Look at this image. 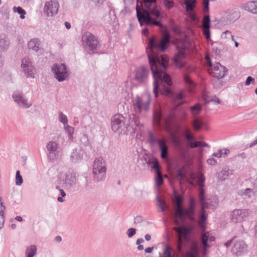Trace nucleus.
Here are the masks:
<instances>
[{
  "instance_id": "obj_1",
  "label": "nucleus",
  "mask_w": 257,
  "mask_h": 257,
  "mask_svg": "<svg viewBox=\"0 0 257 257\" xmlns=\"http://www.w3.org/2000/svg\"><path fill=\"white\" fill-rule=\"evenodd\" d=\"M146 25H154L159 26L163 33V38L159 44L155 45V40L153 38L150 40L149 44L151 52L149 54L148 57L155 79L154 93L155 96L157 97L158 96V88L161 89V86L163 82L169 86L172 85L171 79L170 76L165 73L169 62L168 57L166 55L159 56L158 54L154 52L155 49L158 48L162 51H164L167 49V45L170 42V35L167 27L162 25L159 21L153 20L147 11H146ZM160 90L164 95H168L171 93V89L169 87H163Z\"/></svg>"
},
{
  "instance_id": "obj_2",
  "label": "nucleus",
  "mask_w": 257,
  "mask_h": 257,
  "mask_svg": "<svg viewBox=\"0 0 257 257\" xmlns=\"http://www.w3.org/2000/svg\"><path fill=\"white\" fill-rule=\"evenodd\" d=\"M191 178L193 181L196 182L199 186V199L201 203V212L199 215L198 220V224L201 228L203 230L201 232V241L203 244V252L204 254L206 253L207 248L212 245V242L215 240V237L212 233L209 231H204L205 230V225L206 224L207 216L205 214V209L207 208V204L204 200V191L203 189V182L205 181V177L202 174L191 175Z\"/></svg>"
},
{
  "instance_id": "obj_3",
  "label": "nucleus",
  "mask_w": 257,
  "mask_h": 257,
  "mask_svg": "<svg viewBox=\"0 0 257 257\" xmlns=\"http://www.w3.org/2000/svg\"><path fill=\"white\" fill-rule=\"evenodd\" d=\"M173 201L175 204V214L176 217L180 219L187 218L190 220H194L195 202L193 199H190L189 207L186 209H183L181 207L182 198L180 196L175 195Z\"/></svg>"
},
{
  "instance_id": "obj_4",
  "label": "nucleus",
  "mask_w": 257,
  "mask_h": 257,
  "mask_svg": "<svg viewBox=\"0 0 257 257\" xmlns=\"http://www.w3.org/2000/svg\"><path fill=\"white\" fill-rule=\"evenodd\" d=\"M173 229L178 233L177 248L178 251L181 252L182 245L189 241L192 228L180 226L174 227Z\"/></svg>"
},
{
  "instance_id": "obj_5",
  "label": "nucleus",
  "mask_w": 257,
  "mask_h": 257,
  "mask_svg": "<svg viewBox=\"0 0 257 257\" xmlns=\"http://www.w3.org/2000/svg\"><path fill=\"white\" fill-rule=\"evenodd\" d=\"M205 59L207 64L211 67L209 69L210 74L214 77L220 79L223 77L227 71L225 67L221 65L219 63H216L213 65L208 55H206Z\"/></svg>"
},
{
  "instance_id": "obj_6",
  "label": "nucleus",
  "mask_w": 257,
  "mask_h": 257,
  "mask_svg": "<svg viewBox=\"0 0 257 257\" xmlns=\"http://www.w3.org/2000/svg\"><path fill=\"white\" fill-rule=\"evenodd\" d=\"M106 168L102 158L94 160L93 166V173L97 179L102 180L105 176Z\"/></svg>"
},
{
  "instance_id": "obj_7",
  "label": "nucleus",
  "mask_w": 257,
  "mask_h": 257,
  "mask_svg": "<svg viewBox=\"0 0 257 257\" xmlns=\"http://www.w3.org/2000/svg\"><path fill=\"white\" fill-rule=\"evenodd\" d=\"M156 0H146V8L148 10H146L150 15V17L153 19H157L160 16V10L156 6Z\"/></svg>"
},
{
  "instance_id": "obj_8",
  "label": "nucleus",
  "mask_w": 257,
  "mask_h": 257,
  "mask_svg": "<svg viewBox=\"0 0 257 257\" xmlns=\"http://www.w3.org/2000/svg\"><path fill=\"white\" fill-rule=\"evenodd\" d=\"M55 77L59 81L64 80L68 76L66 66L63 64H55L52 68Z\"/></svg>"
},
{
  "instance_id": "obj_9",
  "label": "nucleus",
  "mask_w": 257,
  "mask_h": 257,
  "mask_svg": "<svg viewBox=\"0 0 257 257\" xmlns=\"http://www.w3.org/2000/svg\"><path fill=\"white\" fill-rule=\"evenodd\" d=\"M82 40L83 43L90 50L96 49L98 45L96 38L89 33L84 34L82 37Z\"/></svg>"
},
{
  "instance_id": "obj_10",
  "label": "nucleus",
  "mask_w": 257,
  "mask_h": 257,
  "mask_svg": "<svg viewBox=\"0 0 257 257\" xmlns=\"http://www.w3.org/2000/svg\"><path fill=\"white\" fill-rule=\"evenodd\" d=\"M59 7V5L58 2L50 1L46 3L44 11L48 17L53 16L57 13Z\"/></svg>"
},
{
  "instance_id": "obj_11",
  "label": "nucleus",
  "mask_w": 257,
  "mask_h": 257,
  "mask_svg": "<svg viewBox=\"0 0 257 257\" xmlns=\"http://www.w3.org/2000/svg\"><path fill=\"white\" fill-rule=\"evenodd\" d=\"M144 4L145 0H142L140 2L138 1L136 8L137 11V17L141 26L143 25L144 23H145Z\"/></svg>"
},
{
  "instance_id": "obj_12",
  "label": "nucleus",
  "mask_w": 257,
  "mask_h": 257,
  "mask_svg": "<svg viewBox=\"0 0 257 257\" xmlns=\"http://www.w3.org/2000/svg\"><path fill=\"white\" fill-rule=\"evenodd\" d=\"M248 216V212L245 210H234L231 215V219L233 222H240Z\"/></svg>"
},
{
  "instance_id": "obj_13",
  "label": "nucleus",
  "mask_w": 257,
  "mask_h": 257,
  "mask_svg": "<svg viewBox=\"0 0 257 257\" xmlns=\"http://www.w3.org/2000/svg\"><path fill=\"white\" fill-rule=\"evenodd\" d=\"M152 168L156 173V176L155 177L156 184L157 186L160 187L163 183V179L161 173L160 171L159 165L157 161L153 162Z\"/></svg>"
},
{
  "instance_id": "obj_14",
  "label": "nucleus",
  "mask_w": 257,
  "mask_h": 257,
  "mask_svg": "<svg viewBox=\"0 0 257 257\" xmlns=\"http://www.w3.org/2000/svg\"><path fill=\"white\" fill-rule=\"evenodd\" d=\"M185 49L183 48L176 55L174 58V61L176 66L179 68H181L185 65L184 61L185 57Z\"/></svg>"
},
{
  "instance_id": "obj_15",
  "label": "nucleus",
  "mask_w": 257,
  "mask_h": 257,
  "mask_svg": "<svg viewBox=\"0 0 257 257\" xmlns=\"http://www.w3.org/2000/svg\"><path fill=\"white\" fill-rule=\"evenodd\" d=\"M184 4L186 6L187 12L189 14L191 18L194 20L195 19V15L192 14V12L196 6V0H183Z\"/></svg>"
},
{
  "instance_id": "obj_16",
  "label": "nucleus",
  "mask_w": 257,
  "mask_h": 257,
  "mask_svg": "<svg viewBox=\"0 0 257 257\" xmlns=\"http://www.w3.org/2000/svg\"><path fill=\"white\" fill-rule=\"evenodd\" d=\"M123 117L120 115H115L112 119V128L116 132L119 130L123 123Z\"/></svg>"
},
{
  "instance_id": "obj_17",
  "label": "nucleus",
  "mask_w": 257,
  "mask_h": 257,
  "mask_svg": "<svg viewBox=\"0 0 257 257\" xmlns=\"http://www.w3.org/2000/svg\"><path fill=\"white\" fill-rule=\"evenodd\" d=\"M28 46L29 49L38 52L41 49V43L38 39H33L28 43Z\"/></svg>"
},
{
  "instance_id": "obj_18",
  "label": "nucleus",
  "mask_w": 257,
  "mask_h": 257,
  "mask_svg": "<svg viewBox=\"0 0 257 257\" xmlns=\"http://www.w3.org/2000/svg\"><path fill=\"white\" fill-rule=\"evenodd\" d=\"M158 142L161 152V158L165 159L168 155V147L164 140H159Z\"/></svg>"
},
{
  "instance_id": "obj_19",
  "label": "nucleus",
  "mask_w": 257,
  "mask_h": 257,
  "mask_svg": "<svg viewBox=\"0 0 257 257\" xmlns=\"http://www.w3.org/2000/svg\"><path fill=\"white\" fill-rule=\"evenodd\" d=\"M246 245L243 241H239L234 244L232 251L237 255H240V253L244 251Z\"/></svg>"
},
{
  "instance_id": "obj_20",
  "label": "nucleus",
  "mask_w": 257,
  "mask_h": 257,
  "mask_svg": "<svg viewBox=\"0 0 257 257\" xmlns=\"http://www.w3.org/2000/svg\"><path fill=\"white\" fill-rule=\"evenodd\" d=\"M185 257H199V250L196 243L192 244L190 250L186 252Z\"/></svg>"
},
{
  "instance_id": "obj_21",
  "label": "nucleus",
  "mask_w": 257,
  "mask_h": 257,
  "mask_svg": "<svg viewBox=\"0 0 257 257\" xmlns=\"http://www.w3.org/2000/svg\"><path fill=\"white\" fill-rule=\"evenodd\" d=\"M144 106V103L142 99L137 97L134 100V108L137 113H140Z\"/></svg>"
},
{
  "instance_id": "obj_22",
  "label": "nucleus",
  "mask_w": 257,
  "mask_h": 257,
  "mask_svg": "<svg viewBox=\"0 0 257 257\" xmlns=\"http://www.w3.org/2000/svg\"><path fill=\"white\" fill-rule=\"evenodd\" d=\"M13 98L19 105L23 107L27 108L30 105V104L27 103V101L20 95H13Z\"/></svg>"
},
{
  "instance_id": "obj_23",
  "label": "nucleus",
  "mask_w": 257,
  "mask_h": 257,
  "mask_svg": "<svg viewBox=\"0 0 257 257\" xmlns=\"http://www.w3.org/2000/svg\"><path fill=\"white\" fill-rule=\"evenodd\" d=\"M22 66L23 68L24 71L25 73L28 72L27 77H29L31 74H29L30 72H32L33 70V67L31 66V62L29 59L27 60L26 59H23L22 60Z\"/></svg>"
},
{
  "instance_id": "obj_24",
  "label": "nucleus",
  "mask_w": 257,
  "mask_h": 257,
  "mask_svg": "<svg viewBox=\"0 0 257 257\" xmlns=\"http://www.w3.org/2000/svg\"><path fill=\"white\" fill-rule=\"evenodd\" d=\"M246 10L254 14L257 13V2H250L247 3L244 7Z\"/></svg>"
},
{
  "instance_id": "obj_25",
  "label": "nucleus",
  "mask_w": 257,
  "mask_h": 257,
  "mask_svg": "<svg viewBox=\"0 0 257 257\" xmlns=\"http://www.w3.org/2000/svg\"><path fill=\"white\" fill-rule=\"evenodd\" d=\"M203 125V121L199 118H195L192 122V128L195 131H199Z\"/></svg>"
},
{
  "instance_id": "obj_26",
  "label": "nucleus",
  "mask_w": 257,
  "mask_h": 257,
  "mask_svg": "<svg viewBox=\"0 0 257 257\" xmlns=\"http://www.w3.org/2000/svg\"><path fill=\"white\" fill-rule=\"evenodd\" d=\"M184 80L185 84L188 86L189 91L192 92L195 88V84L189 77V76L185 75L184 76Z\"/></svg>"
},
{
  "instance_id": "obj_27",
  "label": "nucleus",
  "mask_w": 257,
  "mask_h": 257,
  "mask_svg": "<svg viewBox=\"0 0 257 257\" xmlns=\"http://www.w3.org/2000/svg\"><path fill=\"white\" fill-rule=\"evenodd\" d=\"M136 78L139 82H143L145 79V68L142 67L137 69Z\"/></svg>"
},
{
  "instance_id": "obj_28",
  "label": "nucleus",
  "mask_w": 257,
  "mask_h": 257,
  "mask_svg": "<svg viewBox=\"0 0 257 257\" xmlns=\"http://www.w3.org/2000/svg\"><path fill=\"white\" fill-rule=\"evenodd\" d=\"M190 110L192 115L195 117L200 113L201 110V105L200 103H197L190 107Z\"/></svg>"
},
{
  "instance_id": "obj_29",
  "label": "nucleus",
  "mask_w": 257,
  "mask_h": 257,
  "mask_svg": "<svg viewBox=\"0 0 257 257\" xmlns=\"http://www.w3.org/2000/svg\"><path fill=\"white\" fill-rule=\"evenodd\" d=\"M229 150L227 149H222L218 150L217 152L214 153L212 156L220 158L224 157L229 153Z\"/></svg>"
},
{
  "instance_id": "obj_30",
  "label": "nucleus",
  "mask_w": 257,
  "mask_h": 257,
  "mask_svg": "<svg viewBox=\"0 0 257 257\" xmlns=\"http://www.w3.org/2000/svg\"><path fill=\"white\" fill-rule=\"evenodd\" d=\"M37 252V248L35 245H32L28 247L26 251V257H33Z\"/></svg>"
},
{
  "instance_id": "obj_31",
  "label": "nucleus",
  "mask_w": 257,
  "mask_h": 257,
  "mask_svg": "<svg viewBox=\"0 0 257 257\" xmlns=\"http://www.w3.org/2000/svg\"><path fill=\"white\" fill-rule=\"evenodd\" d=\"M163 257H174V252L173 249L170 246H166L164 250Z\"/></svg>"
},
{
  "instance_id": "obj_32",
  "label": "nucleus",
  "mask_w": 257,
  "mask_h": 257,
  "mask_svg": "<svg viewBox=\"0 0 257 257\" xmlns=\"http://www.w3.org/2000/svg\"><path fill=\"white\" fill-rule=\"evenodd\" d=\"M184 136L186 139L188 144L189 145L191 142L194 141V137L191 133L190 130L188 128H186L184 131Z\"/></svg>"
},
{
  "instance_id": "obj_33",
  "label": "nucleus",
  "mask_w": 257,
  "mask_h": 257,
  "mask_svg": "<svg viewBox=\"0 0 257 257\" xmlns=\"http://www.w3.org/2000/svg\"><path fill=\"white\" fill-rule=\"evenodd\" d=\"M13 10L15 12H17L18 14L20 15V18L22 19H24L25 18V15H26V12L21 7H14Z\"/></svg>"
},
{
  "instance_id": "obj_34",
  "label": "nucleus",
  "mask_w": 257,
  "mask_h": 257,
  "mask_svg": "<svg viewBox=\"0 0 257 257\" xmlns=\"http://www.w3.org/2000/svg\"><path fill=\"white\" fill-rule=\"evenodd\" d=\"M23 182V179L22 176L20 175V171H17L16 175V184L17 185H21Z\"/></svg>"
},
{
  "instance_id": "obj_35",
  "label": "nucleus",
  "mask_w": 257,
  "mask_h": 257,
  "mask_svg": "<svg viewBox=\"0 0 257 257\" xmlns=\"http://www.w3.org/2000/svg\"><path fill=\"white\" fill-rule=\"evenodd\" d=\"M157 204L161 211H163L166 207L164 201L160 197H157Z\"/></svg>"
},
{
  "instance_id": "obj_36",
  "label": "nucleus",
  "mask_w": 257,
  "mask_h": 257,
  "mask_svg": "<svg viewBox=\"0 0 257 257\" xmlns=\"http://www.w3.org/2000/svg\"><path fill=\"white\" fill-rule=\"evenodd\" d=\"M202 25L203 28H210V19L209 16L206 15L204 16Z\"/></svg>"
},
{
  "instance_id": "obj_37",
  "label": "nucleus",
  "mask_w": 257,
  "mask_h": 257,
  "mask_svg": "<svg viewBox=\"0 0 257 257\" xmlns=\"http://www.w3.org/2000/svg\"><path fill=\"white\" fill-rule=\"evenodd\" d=\"M163 4L167 9H171L174 6L173 0H164Z\"/></svg>"
},
{
  "instance_id": "obj_38",
  "label": "nucleus",
  "mask_w": 257,
  "mask_h": 257,
  "mask_svg": "<svg viewBox=\"0 0 257 257\" xmlns=\"http://www.w3.org/2000/svg\"><path fill=\"white\" fill-rule=\"evenodd\" d=\"M47 148L49 151H55L57 148V144L55 142H50L47 145Z\"/></svg>"
},
{
  "instance_id": "obj_39",
  "label": "nucleus",
  "mask_w": 257,
  "mask_h": 257,
  "mask_svg": "<svg viewBox=\"0 0 257 257\" xmlns=\"http://www.w3.org/2000/svg\"><path fill=\"white\" fill-rule=\"evenodd\" d=\"M1 204L2 207H1V211L0 212V214L1 215V216H0V228H1L3 226V225H4V222H5L4 218V210L5 209V207L2 204V202H1Z\"/></svg>"
},
{
  "instance_id": "obj_40",
  "label": "nucleus",
  "mask_w": 257,
  "mask_h": 257,
  "mask_svg": "<svg viewBox=\"0 0 257 257\" xmlns=\"http://www.w3.org/2000/svg\"><path fill=\"white\" fill-rule=\"evenodd\" d=\"M179 154L182 157V158L184 160H186L188 157V151L183 149L182 148H180L179 150Z\"/></svg>"
},
{
  "instance_id": "obj_41",
  "label": "nucleus",
  "mask_w": 257,
  "mask_h": 257,
  "mask_svg": "<svg viewBox=\"0 0 257 257\" xmlns=\"http://www.w3.org/2000/svg\"><path fill=\"white\" fill-rule=\"evenodd\" d=\"M161 113L160 110H156L154 112V118L156 123L159 124L161 118Z\"/></svg>"
},
{
  "instance_id": "obj_42",
  "label": "nucleus",
  "mask_w": 257,
  "mask_h": 257,
  "mask_svg": "<svg viewBox=\"0 0 257 257\" xmlns=\"http://www.w3.org/2000/svg\"><path fill=\"white\" fill-rule=\"evenodd\" d=\"M59 120L64 124L65 125L67 123L68 120L67 116L62 112L59 113Z\"/></svg>"
},
{
  "instance_id": "obj_43",
  "label": "nucleus",
  "mask_w": 257,
  "mask_h": 257,
  "mask_svg": "<svg viewBox=\"0 0 257 257\" xmlns=\"http://www.w3.org/2000/svg\"><path fill=\"white\" fill-rule=\"evenodd\" d=\"M144 242V239L143 238H139L137 239L136 244L138 245V249L139 250H142L144 249V246L142 243Z\"/></svg>"
},
{
  "instance_id": "obj_44",
  "label": "nucleus",
  "mask_w": 257,
  "mask_h": 257,
  "mask_svg": "<svg viewBox=\"0 0 257 257\" xmlns=\"http://www.w3.org/2000/svg\"><path fill=\"white\" fill-rule=\"evenodd\" d=\"M203 98L204 99H205V100L207 102H209V101H214L215 102H216L218 104H220V100H219V98H216V97H214V98H212V99H209V98H207V97H206V95L205 93L203 94Z\"/></svg>"
},
{
  "instance_id": "obj_45",
  "label": "nucleus",
  "mask_w": 257,
  "mask_h": 257,
  "mask_svg": "<svg viewBox=\"0 0 257 257\" xmlns=\"http://www.w3.org/2000/svg\"><path fill=\"white\" fill-rule=\"evenodd\" d=\"M65 129L68 133L70 137L72 138V134L74 132L73 128L69 126L68 125H66L65 126Z\"/></svg>"
},
{
  "instance_id": "obj_46",
  "label": "nucleus",
  "mask_w": 257,
  "mask_h": 257,
  "mask_svg": "<svg viewBox=\"0 0 257 257\" xmlns=\"http://www.w3.org/2000/svg\"><path fill=\"white\" fill-rule=\"evenodd\" d=\"M206 162L208 164L212 166L215 165L217 163L216 160L213 157H210L208 158Z\"/></svg>"
},
{
  "instance_id": "obj_47",
  "label": "nucleus",
  "mask_w": 257,
  "mask_h": 257,
  "mask_svg": "<svg viewBox=\"0 0 257 257\" xmlns=\"http://www.w3.org/2000/svg\"><path fill=\"white\" fill-rule=\"evenodd\" d=\"M184 97V94L183 91H181L180 93L176 94L175 98V101H178L181 100Z\"/></svg>"
},
{
  "instance_id": "obj_48",
  "label": "nucleus",
  "mask_w": 257,
  "mask_h": 257,
  "mask_svg": "<svg viewBox=\"0 0 257 257\" xmlns=\"http://www.w3.org/2000/svg\"><path fill=\"white\" fill-rule=\"evenodd\" d=\"M136 234V229L133 228H130L127 231V236L129 237H132Z\"/></svg>"
},
{
  "instance_id": "obj_49",
  "label": "nucleus",
  "mask_w": 257,
  "mask_h": 257,
  "mask_svg": "<svg viewBox=\"0 0 257 257\" xmlns=\"http://www.w3.org/2000/svg\"><path fill=\"white\" fill-rule=\"evenodd\" d=\"M199 144H200V142L195 141V142H191L189 144V146L192 148H195L197 147H199Z\"/></svg>"
},
{
  "instance_id": "obj_50",
  "label": "nucleus",
  "mask_w": 257,
  "mask_h": 257,
  "mask_svg": "<svg viewBox=\"0 0 257 257\" xmlns=\"http://www.w3.org/2000/svg\"><path fill=\"white\" fill-rule=\"evenodd\" d=\"M254 82V79L252 78L251 76H248L247 78V79L245 81V85H249L251 83H253Z\"/></svg>"
},
{
  "instance_id": "obj_51",
  "label": "nucleus",
  "mask_w": 257,
  "mask_h": 257,
  "mask_svg": "<svg viewBox=\"0 0 257 257\" xmlns=\"http://www.w3.org/2000/svg\"><path fill=\"white\" fill-rule=\"evenodd\" d=\"M224 35H225V37H226V35H228L229 36H231V39L232 40V41H234V43H235V47H237L238 46V44L237 42L235 41L234 40V38H233V36H232L231 34H230V33L229 31H226V32H225L224 33Z\"/></svg>"
},
{
  "instance_id": "obj_52",
  "label": "nucleus",
  "mask_w": 257,
  "mask_h": 257,
  "mask_svg": "<svg viewBox=\"0 0 257 257\" xmlns=\"http://www.w3.org/2000/svg\"><path fill=\"white\" fill-rule=\"evenodd\" d=\"M172 29L173 31L176 34H179L180 33V30L177 25H174L172 26Z\"/></svg>"
},
{
  "instance_id": "obj_53",
  "label": "nucleus",
  "mask_w": 257,
  "mask_h": 257,
  "mask_svg": "<svg viewBox=\"0 0 257 257\" xmlns=\"http://www.w3.org/2000/svg\"><path fill=\"white\" fill-rule=\"evenodd\" d=\"M204 29V34L206 36L207 39L210 37V31L209 28H203Z\"/></svg>"
},
{
  "instance_id": "obj_54",
  "label": "nucleus",
  "mask_w": 257,
  "mask_h": 257,
  "mask_svg": "<svg viewBox=\"0 0 257 257\" xmlns=\"http://www.w3.org/2000/svg\"><path fill=\"white\" fill-rule=\"evenodd\" d=\"M143 221V219L140 216H137L136 218H135L134 222L135 224H138L140 222H142Z\"/></svg>"
},
{
  "instance_id": "obj_55",
  "label": "nucleus",
  "mask_w": 257,
  "mask_h": 257,
  "mask_svg": "<svg viewBox=\"0 0 257 257\" xmlns=\"http://www.w3.org/2000/svg\"><path fill=\"white\" fill-rule=\"evenodd\" d=\"M173 117V114H170L168 117L167 118H166V120H165V121H166V124L167 125H168L170 123V121H171V119L172 118V117Z\"/></svg>"
},
{
  "instance_id": "obj_56",
  "label": "nucleus",
  "mask_w": 257,
  "mask_h": 257,
  "mask_svg": "<svg viewBox=\"0 0 257 257\" xmlns=\"http://www.w3.org/2000/svg\"><path fill=\"white\" fill-rule=\"evenodd\" d=\"M181 118L183 120L185 119L187 117V113L185 111H183L181 114Z\"/></svg>"
},
{
  "instance_id": "obj_57",
  "label": "nucleus",
  "mask_w": 257,
  "mask_h": 257,
  "mask_svg": "<svg viewBox=\"0 0 257 257\" xmlns=\"http://www.w3.org/2000/svg\"><path fill=\"white\" fill-rule=\"evenodd\" d=\"M200 144H199V147H207L209 148V146L208 144L204 142H200Z\"/></svg>"
},
{
  "instance_id": "obj_58",
  "label": "nucleus",
  "mask_w": 257,
  "mask_h": 257,
  "mask_svg": "<svg viewBox=\"0 0 257 257\" xmlns=\"http://www.w3.org/2000/svg\"><path fill=\"white\" fill-rule=\"evenodd\" d=\"M153 249V247H148L146 248V252L151 253Z\"/></svg>"
},
{
  "instance_id": "obj_59",
  "label": "nucleus",
  "mask_w": 257,
  "mask_h": 257,
  "mask_svg": "<svg viewBox=\"0 0 257 257\" xmlns=\"http://www.w3.org/2000/svg\"><path fill=\"white\" fill-rule=\"evenodd\" d=\"M65 25L67 29H69L71 28L70 24L67 22H65Z\"/></svg>"
},
{
  "instance_id": "obj_60",
  "label": "nucleus",
  "mask_w": 257,
  "mask_h": 257,
  "mask_svg": "<svg viewBox=\"0 0 257 257\" xmlns=\"http://www.w3.org/2000/svg\"><path fill=\"white\" fill-rule=\"evenodd\" d=\"M60 191L62 197H64L66 195L65 192L63 189H60Z\"/></svg>"
},
{
  "instance_id": "obj_61",
  "label": "nucleus",
  "mask_w": 257,
  "mask_h": 257,
  "mask_svg": "<svg viewBox=\"0 0 257 257\" xmlns=\"http://www.w3.org/2000/svg\"><path fill=\"white\" fill-rule=\"evenodd\" d=\"M232 242V240H230V241H228L227 242H226L225 243V245L227 247L230 246L231 245V243Z\"/></svg>"
},
{
  "instance_id": "obj_62",
  "label": "nucleus",
  "mask_w": 257,
  "mask_h": 257,
  "mask_svg": "<svg viewBox=\"0 0 257 257\" xmlns=\"http://www.w3.org/2000/svg\"><path fill=\"white\" fill-rule=\"evenodd\" d=\"M15 218L17 220H18L19 221H22L23 220L22 217L21 216H19L16 217Z\"/></svg>"
},
{
  "instance_id": "obj_63",
  "label": "nucleus",
  "mask_w": 257,
  "mask_h": 257,
  "mask_svg": "<svg viewBox=\"0 0 257 257\" xmlns=\"http://www.w3.org/2000/svg\"><path fill=\"white\" fill-rule=\"evenodd\" d=\"M55 239H56V240L57 241L60 242V241H61L62 238H61V236H57L56 237Z\"/></svg>"
},
{
  "instance_id": "obj_64",
  "label": "nucleus",
  "mask_w": 257,
  "mask_h": 257,
  "mask_svg": "<svg viewBox=\"0 0 257 257\" xmlns=\"http://www.w3.org/2000/svg\"><path fill=\"white\" fill-rule=\"evenodd\" d=\"M151 239V236L149 234H146V240H150Z\"/></svg>"
}]
</instances>
